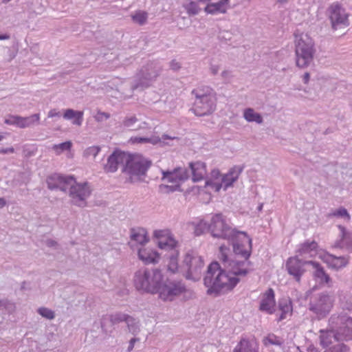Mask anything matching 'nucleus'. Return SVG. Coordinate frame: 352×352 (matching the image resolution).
I'll return each instance as SVG.
<instances>
[{"label": "nucleus", "mask_w": 352, "mask_h": 352, "mask_svg": "<svg viewBox=\"0 0 352 352\" xmlns=\"http://www.w3.org/2000/svg\"><path fill=\"white\" fill-rule=\"evenodd\" d=\"M239 281L237 277L226 273L217 262H212L208 266L204 277V285L208 288L207 294L214 296L232 290Z\"/></svg>", "instance_id": "f257e3e1"}, {"label": "nucleus", "mask_w": 352, "mask_h": 352, "mask_svg": "<svg viewBox=\"0 0 352 352\" xmlns=\"http://www.w3.org/2000/svg\"><path fill=\"white\" fill-rule=\"evenodd\" d=\"M163 275L159 269L141 268L134 275V285L137 289L151 294H157Z\"/></svg>", "instance_id": "f03ea898"}, {"label": "nucleus", "mask_w": 352, "mask_h": 352, "mask_svg": "<svg viewBox=\"0 0 352 352\" xmlns=\"http://www.w3.org/2000/svg\"><path fill=\"white\" fill-rule=\"evenodd\" d=\"M195 100L192 109L197 116H204L212 113L216 108L214 91L209 87H201L192 90Z\"/></svg>", "instance_id": "7ed1b4c3"}, {"label": "nucleus", "mask_w": 352, "mask_h": 352, "mask_svg": "<svg viewBox=\"0 0 352 352\" xmlns=\"http://www.w3.org/2000/svg\"><path fill=\"white\" fill-rule=\"evenodd\" d=\"M316 53L314 42L307 34L296 36L295 40L296 65L299 68L309 67Z\"/></svg>", "instance_id": "20e7f679"}, {"label": "nucleus", "mask_w": 352, "mask_h": 352, "mask_svg": "<svg viewBox=\"0 0 352 352\" xmlns=\"http://www.w3.org/2000/svg\"><path fill=\"white\" fill-rule=\"evenodd\" d=\"M134 157H125V164L122 172L129 176V181L135 183L141 180L146 171L151 166V161L142 157V155H133Z\"/></svg>", "instance_id": "39448f33"}, {"label": "nucleus", "mask_w": 352, "mask_h": 352, "mask_svg": "<svg viewBox=\"0 0 352 352\" xmlns=\"http://www.w3.org/2000/svg\"><path fill=\"white\" fill-rule=\"evenodd\" d=\"M228 251L229 250L223 245L219 248V258L223 270L231 276H245L250 271L249 268L250 262L230 258L227 254Z\"/></svg>", "instance_id": "423d86ee"}, {"label": "nucleus", "mask_w": 352, "mask_h": 352, "mask_svg": "<svg viewBox=\"0 0 352 352\" xmlns=\"http://www.w3.org/2000/svg\"><path fill=\"white\" fill-rule=\"evenodd\" d=\"M204 262L201 256L191 252L184 256L181 270L188 280L197 281L200 279Z\"/></svg>", "instance_id": "0eeeda50"}, {"label": "nucleus", "mask_w": 352, "mask_h": 352, "mask_svg": "<svg viewBox=\"0 0 352 352\" xmlns=\"http://www.w3.org/2000/svg\"><path fill=\"white\" fill-rule=\"evenodd\" d=\"M208 231L214 238L228 241L234 239L235 234L239 232L228 224L227 219L221 213L212 217L208 225Z\"/></svg>", "instance_id": "6e6552de"}, {"label": "nucleus", "mask_w": 352, "mask_h": 352, "mask_svg": "<svg viewBox=\"0 0 352 352\" xmlns=\"http://www.w3.org/2000/svg\"><path fill=\"white\" fill-rule=\"evenodd\" d=\"M162 180L165 183H170L172 185L161 184L160 189L162 190H166V192H174L179 188V183L186 180L189 176V171L182 167H178L173 169L172 170H162Z\"/></svg>", "instance_id": "1a4fd4ad"}, {"label": "nucleus", "mask_w": 352, "mask_h": 352, "mask_svg": "<svg viewBox=\"0 0 352 352\" xmlns=\"http://www.w3.org/2000/svg\"><path fill=\"white\" fill-rule=\"evenodd\" d=\"M67 192L72 204L84 208L87 206V199L91 195V189L88 182L78 183L73 177L68 184Z\"/></svg>", "instance_id": "9d476101"}, {"label": "nucleus", "mask_w": 352, "mask_h": 352, "mask_svg": "<svg viewBox=\"0 0 352 352\" xmlns=\"http://www.w3.org/2000/svg\"><path fill=\"white\" fill-rule=\"evenodd\" d=\"M185 291L186 287L182 281L167 278L164 281L162 280L157 294L162 300L172 301Z\"/></svg>", "instance_id": "9b49d317"}, {"label": "nucleus", "mask_w": 352, "mask_h": 352, "mask_svg": "<svg viewBox=\"0 0 352 352\" xmlns=\"http://www.w3.org/2000/svg\"><path fill=\"white\" fill-rule=\"evenodd\" d=\"M331 325L336 327L338 340L349 341L352 340V318L345 314L333 315L330 318Z\"/></svg>", "instance_id": "f8f14e48"}, {"label": "nucleus", "mask_w": 352, "mask_h": 352, "mask_svg": "<svg viewBox=\"0 0 352 352\" xmlns=\"http://www.w3.org/2000/svg\"><path fill=\"white\" fill-rule=\"evenodd\" d=\"M333 307V298L327 293L318 294L310 298L309 309L318 317L324 318Z\"/></svg>", "instance_id": "ddd939ff"}, {"label": "nucleus", "mask_w": 352, "mask_h": 352, "mask_svg": "<svg viewBox=\"0 0 352 352\" xmlns=\"http://www.w3.org/2000/svg\"><path fill=\"white\" fill-rule=\"evenodd\" d=\"M162 70V67L158 62L148 63L141 69L139 74L138 82L133 85V89L149 87L156 80Z\"/></svg>", "instance_id": "4468645a"}, {"label": "nucleus", "mask_w": 352, "mask_h": 352, "mask_svg": "<svg viewBox=\"0 0 352 352\" xmlns=\"http://www.w3.org/2000/svg\"><path fill=\"white\" fill-rule=\"evenodd\" d=\"M329 19L333 30L344 29L349 25V14L338 3H334L328 9Z\"/></svg>", "instance_id": "2eb2a0df"}, {"label": "nucleus", "mask_w": 352, "mask_h": 352, "mask_svg": "<svg viewBox=\"0 0 352 352\" xmlns=\"http://www.w3.org/2000/svg\"><path fill=\"white\" fill-rule=\"evenodd\" d=\"M229 241L232 243L235 254L241 256L247 261L251 254L252 239L247 235L246 232L239 231L235 234L234 238Z\"/></svg>", "instance_id": "dca6fc26"}, {"label": "nucleus", "mask_w": 352, "mask_h": 352, "mask_svg": "<svg viewBox=\"0 0 352 352\" xmlns=\"http://www.w3.org/2000/svg\"><path fill=\"white\" fill-rule=\"evenodd\" d=\"M72 179L73 176L72 175H63L54 173L47 177V187L50 190H60L67 192L68 184H70Z\"/></svg>", "instance_id": "f3484780"}, {"label": "nucleus", "mask_w": 352, "mask_h": 352, "mask_svg": "<svg viewBox=\"0 0 352 352\" xmlns=\"http://www.w3.org/2000/svg\"><path fill=\"white\" fill-rule=\"evenodd\" d=\"M243 168V167L241 166H234L231 168L228 173L222 177L221 183H214L215 190L219 191L222 186H223L224 190H226L228 187L232 186L233 183L237 180Z\"/></svg>", "instance_id": "a211bd4d"}, {"label": "nucleus", "mask_w": 352, "mask_h": 352, "mask_svg": "<svg viewBox=\"0 0 352 352\" xmlns=\"http://www.w3.org/2000/svg\"><path fill=\"white\" fill-rule=\"evenodd\" d=\"M170 140L173 142L176 141L177 143L179 142V138L177 137H171L168 135H163L162 138L158 136L152 135L151 137H131L129 142L131 144H151L153 145L160 144V145H165L170 144L168 142H166V140Z\"/></svg>", "instance_id": "6ab92c4d"}, {"label": "nucleus", "mask_w": 352, "mask_h": 352, "mask_svg": "<svg viewBox=\"0 0 352 352\" xmlns=\"http://www.w3.org/2000/svg\"><path fill=\"white\" fill-rule=\"evenodd\" d=\"M310 265L309 261H305L297 257L289 258L286 263V268L288 273L293 276L296 281L299 282L305 270V266Z\"/></svg>", "instance_id": "aec40b11"}, {"label": "nucleus", "mask_w": 352, "mask_h": 352, "mask_svg": "<svg viewBox=\"0 0 352 352\" xmlns=\"http://www.w3.org/2000/svg\"><path fill=\"white\" fill-rule=\"evenodd\" d=\"M338 239L335 241L332 246L335 248L352 251V232L341 225L338 226Z\"/></svg>", "instance_id": "412c9836"}, {"label": "nucleus", "mask_w": 352, "mask_h": 352, "mask_svg": "<svg viewBox=\"0 0 352 352\" xmlns=\"http://www.w3.org/2000/svg\"><path fill=\"white\" fill-rule=\"evenodd\" d=\"M274 307V292L272 288H270L262 296L259 309L267 314H272L275 311Z\"/></svg>", "instance_id": "4be33fe9"}, {"label": "nucleus", "mask_w": 352, "mask_h": 352, "mask_svg": "<svg viewBox=\"0 0 352 352\" xmlns=\"http://www.w3.org/2000/svg\"><path fill=\"white\" fill-rule=\"evenodd\" d=\"M125 157H133V155H109L107 163L104 165V171L107 173L116 172L119 166H123L125 164Z\"/></svg>", "instance_id": "5701e85b"}, {"label": "nucleus", "mask_w": 352, "mask_h": 352, "mask_svg": "<svg viewBox=\"0 0 352 352\" xmlns=\"http://www.w3.org/2000/svg\"><path fill=\"white\" fill-rule=\"evenodd\" d=\"M138 255L139 259L146 265L157 263L160 259V254L151 248H140Z\"/></svg>", "instance_id": "b1692460"}, {"label": "nucleus", "mask_w": 352, "mask_h": 352, "mask_svg": "<svg viewBox=\"0 0 352 352\" xmlns=\"http://www.w3.org/2000/svg\"><path fill=\"white\" fill-rule=\"evenodd\" d=\"M122 125L131 131H139L151 128L146 122L139 123V119L134 115L126 116L122 122Z\"/></svg>", "instance_id": "393cba45"}, {"label": "nucleus", "mask_w": 352, "mask_h": 352, "mask_svg": "<svg viewBox=\"0 0 352 352\" xmlns=\"http://www.w3.org/2000/svg\"><path fill=\"white\" fill-rule=\"evenodd\" d=\"M320 341L323 347H327L336 341L340 342L337 336L338 332L336 331V327L333 325H331L330 329L320 330Z\"/></svg>", "instance_id": "a878e982"}, {"label": "nucleus", "mask_w": 352, "mask_h": 352, "mask_svg": "<svg viewBox=\"0 0 352 352\" xmlns=\"http://www.w3.org/2000/svg\"><path fill=\"white\" fill-rule=\"evenodd\" d=\"M190 173L194 182H198L203 179L207 173L206 164L202 162H195L189 163Z\"/></svg>", "instance_id": "bb28decb"}, {"label": "nucleus", "mask_w": 352, "mask_h": 352, "mask_svg": "<svg viewBox=\"0 0 352 352\" xmlns=\"http://www.w3.org/2000/svg\"><path fill=\"white\" fill-rule=\"evenodd\" d=\"M230 0H219L217 3H208L204 8V11L210 14H217L219 13L225 14L227 11L226 6Z\"/></svg>", "instance_id": "cd10ccee"}, {"label": "nucleus", "mask_w": 352, "mask_h": 352, "mask_svg": "<svg viewBox=\"0 0 352 352\" xmlns=\"http://www.w3.org/2000/svg\"><path fill=\"white\" fill-rule=\"evenodd\" d=\"M324 261L330 267L339 270L347 265L348 258L346 256H336L332 254H327L324 256Z\"/></svg>", "instance_id": "c85d7f7f"}, {"label": "nucleus", "mask_w": 352, "mask_h": 352, "mask_svg": "<svg viewBox=\"0 0 352 352\" xmlns=\"http://www.w3.org/2000/svg\"><path fill=\"white\" fill-rule=\"evenodd\" d=\"M309 263H310V265H311L315 270L314 275L315 278L318 280L319 283H329L330 281V277L327 274H326L323 267H322L318 263L315 261H309Z\"/></svg>", "instance_id": "c756f323"}, {"label": "nucleus", "mask_w": 352, "mask_h": 352, "mask_svg": "<svg viewBox=\"0 0 352 352\" xmlns=\"http://www.w3.org/2000/svg\"><path fill=\"white\" fill-rule=\"evenodd\" d=\"M130 232L131 239L133 241L137 242L139 244L143 245L148 241L147 232L144 228H132Z\"/></svg>", "instance_id": "7c9ffc66"}, {"label": "nucleus", "mask_w": 352, "mask_h": 352, "mask_svg": "<svg viewBox=\"0 0 352 352\" xmlns=\"http://www.w3.org/2000/svg\"><path fill=\"white\" fill-rule=\"evenodd\" d=\"M177 241L171 236L162 239L157 242L158 247L160 249L171 251V253H175V251H178L177 250Z\"/></svg>", "instance_id": "2f4dec72"}, {"label": "nucleus", "mask_w": 352, "mask_h": 352, "mask_svg": "<svg viewBox=\"0 0 352 352\" xmlns=\"http://www.w3.org/2000/svg\"><path fill=\"white\" fill-rule=\"evenodd\" d=\"M256 350L257 346L255 341H248L243 338L237 344L234 352H255Z\"/></svg>", "instance_id": "473e14b6"}, {"label": "nucleus", "mask_w": 352, "mask_h": 352, "mask_svg": "<svg viewBox=\"0 0 352 352\" xmlns=\"http://www.w3.org/2000/svg\"><path fill=\"white\" fill-rule=\"evenodd\" d=\"M279 310L281 311L278 321L283 320L287 318L288 315H291L292 312V302L288 298H283L278 302Z\"/></svg>", "instance_id": "72a5a7b5"}, {"label": "nucleus", "mask_w": 352, "mask_h": 352, "mask_svg": "<svg viewBox=\"0 0 352 352\" xmlns=\"http://www.w3.org/2000/svg\"><path fill=\"white\" fill-rule=\"evenodd\" d=\"M126 324L129 333L134 336H137L141 331L140 320L131 316L129 318Z\"/></svg>", "instance_id": "f704fd0d"}, {"label": "nucleus", "mask_w": 352, "mask_h": 352, "mask_svg": "<svg viewBox=\"0 0 352 352\" xmlns=\"http://www.w3.org/2000/svg\"><path fill=\"white\" fill-rule=\"evenodd\" d=\"M243 117L250 122H255L257 124H262L263 122L261 115L255 112V111L252 108H248L244 110Z\"/></svg>", "instance_id": "c9c22d12"}, {"label": "nucleus", "mask_w": 352, "mask_h": 352, "mask_svg": "<svg viewBox=\"0 0 352 352\" xmlns=\"http://www.w3.org/2000/svg\"><path fill=\"white\" fill-rule=\"evenodd\" d=\"M40 120L39 113L32 114L28 117H21L20 120V128L24 129L30 127L35 124H38Z\"/></svg>", "instance_id": "e433bc0d"}, {"label": "nucleus", "mask_w": 352, "mask_h": 352, "mask_svg": "<svg viewBox=\"0 0 352 352\" xmlns=\"http://www.w3.org/2000/svg\"><path fill=\"white\" fill-rule=\"evenodd\" d=\"M109 317L111 324H116L122 322L126 323L130 316L122 312H116L109 315Z\"/></svg>", "instance_id": "4c0bfd02"}, {"label": "nucleus", "mask_w": 352, "mask_h": 352, "mask_svg": "<svg viewBox=\"0 0 352 352\" xmlns=\"http://www.w3.org/2000/svg\"><path fill=\"white\" fill-rule=\"evenodd\" d=\"M178 251H175V253H170V254L168 256L169 263L168 264V270L172 273H175L178 270Z\"/></svg>", "instance_id": "58836bf2"}, {"label": "nucleus", "mask_w": 352, "mask_h": 352, "mask_svg": "<svg viewBox=\"0 0 352 352\" xmlns=\"http://www.w3.org/2000/svg\"><path fill=\"white\" fill-rule=\"evenodd\" d=\"M15 305L8 300H0V311L2 314H5L6 312L10 314L14 311Z\"/></svg>", "instance_id": "ea45409f"}, {"label": "nucleus", "mask_w": 352, "mask_h": 352, "mask_svg": "<svg viewBox=\"0 0 352 352\" xmlns=\"http://www.w3.org/2000/svg\"><path fill=\"white\" fill-rule=\"evenodd\" d=\"M317 243L312 241L311 242L307 241L301 245L298 250L300 254H304L309 253L310 251L316 250L317 248Z\"/></svg>", "instance_id": "a19ab883"}, {"label": "nucleus", "mask_w": 352, "mask_h": 352, "mask_svg": "<svg viewBox=\"0 0 352 352\" xmlns=\"http://www.w3.org/2000/svg\"><path fill=\"white\" fill-rule=\"evenodd\" d=\"M37 313L39 315H41L42 317L45 318L47 320H53L55 318L54 311L47 307H39L37 309Z\"/></svg>", "instance_id": "79ce46f5"}, {"label": "nucleus", "mask_w": 352, "mask_h": 352, "mask_svg": "<svg viewBox=\"0 0 352 352\" xmlns=\"http://www.w3.org/2000/svg\"><path fill=\"white\" fill-rule=\"evenodd\" d=\"M147 17V13L144 11H138L132 15L133 21L139 25H144L146 22Z\"/></svg>", "instance_id": "37998d69"}, {"label": "nucleus", "mask_w": 352, "mask_h": 352, "mask_svg": "<svg viewBox=\"0 0 352 352\" xmlns=\"http://www.w3.org/2000/svg\"><path fill=\"white\" fill-rule=\"evenodd\" d=\"M263 342L265 346L268 344L280 346L282 344V342L274 334H270L267 337H265Z\"/></svg>", "instance_id": "c03bdc74"}, {"label": "nucleus", "mask_w": 352, "mask_h": 352, "mask_svg": "<svg viewBox=\"0 0 352 352\" xmlns=\"http://www.w3.org/2000/svg\"><path fill=\"white\" fill-rule=\"evenodd\" d=\"M72 146V142L67 141L65 142L60 143L59 144H54L52 146V149L54 152H65L69 151Z\"/></svg>", "instance_id": "a18cd8bd"}, {"label": "nucleus", "mask_w": 352, "mask_h": 352, "mask_svg": "<svg viewBox=\"0 0 352 352\" xmlns=\"http://www.w3.org/2000/svg\"><path fill=\"white\" fill-rule=\"evenodd\" d=\"M208 225L205 221H200L195 227L194 232L195 235L199 236L206 230H208Z\"/></svg>", "instance_id": "49530a36"}, {"label": "nucleus", "mask_w": 352, "mask_h": 352, "mask_svg": "<svg viewBox=\"0 0 352 352\" xmlns=\"http://www.w3.org/2000/svg\"><path fill=\"white\" fill-rule=\"evenodd\" d=\"M185 8H186L187 12L189 14H192V15H196L200 11V8L198 6V3L195 1H190L189 3H188L186 6Z\"/></svg>", "instance_id": "de8ad7c7"}, {"label": "nucleus", "mask_w": 352, "mask_h": 352, "mask_svg": "<svg viewBox=\"0 0 352 352\" xmlns=\"http://www.w3.org/2000/svg\"><path fill=\"white\" fill-rule=\"evenodd\" d=\"M331 215L334 216V217L344 218L346 220V221H349V220L351 219L350 214H349L346 209H345L344 208H342V207L338 208V210L333 211L331 214Z\"/></svg>", "instance_id": "09e8293b"}, {"label": "nucleus", "mask_w": 352, "mask_h": 352, "mask_svg": "<svg viewBox=\"0 0 352 352\" xmlns=\"http://www.w3.org/2000/svg\"><path fill=\"white\" fill-rule=\"evenodd\" d=\"M21 116L10 115L4 120V122L8 125H15L20 128Z\"/></svg>", "instance_id": "8fccbe9b"}, {"label": "nucleus", "mask_w": 352, "mask_h": 352, "mask_svg": "<svg viewBox=\"0 0 352 352\" xmlns=\"http://www.w3.org/2000/svg\"><path fill=\"white\" fill-rule=\"evenodd\" d=\"M78 113H82V111H74L72 109H67L65 111L63 118L66 120H72L78 116Z\"/></svg>", "instance_id": "3c124183"}, {"label": "nucleus", "mask_w": 352, "mask_h": 352, "mask_svg": "<svg viewBox=\"0 0 352 352\" xmlns=\"http://www.w3.org/2000/svg\"><path fill=\"white\" fill-rule=\"evenodd\" d=\"M168 234V233L167 230H155L154 231L153 236L156 239H157L158 241H160L162 239H164V238H166L167 236H170Z\"/></svg>", "instance_id": "603ef678"}, {"label": "nucleus", "mask_w": 352, "mask_h": 352, "mask_svg": "<svg viewBox=\"0 0 352 352\" xmlns=\"http://www.w3.org/2000/svg\"><path fill=\"white\" fill-rule=\"evenodd\" d=\"M110 118V114L106 112L98 111L95 116V119L97 122H102Z\"/></svg>", "instance_id": "864d4df0"}, {"label": "nucleus", "mask_w": 352, "mask_h": 352, "mask_svg": "<svg viewBox=\"0 0 352 352\" xmlns=\"http://www.w3.org/2000/svg\"><path fill=\"white\" fill-rule=\"evenodd\" d=\"M221 76L222 79L223 80L224 82L228 83L230 82V80L232 78V74L231 71L224 70L221 72Z\"/></svg>", "instance_id": "5fc2aeb1"}, {"label": "nucleus", "mask_w": 352, "mask_h": 352, "mask_svg": "<svg viewBox=\"0 0 352 352\" xmlns=\"http://www.w3.org/2000/svg\"><path fill=\"white\" fill-rule=\"evenodd\" d=\"M333 348L335 349V351H336V352H349V347L343 343L338 344L333 346Z\"/></svg>", "instance_id": "6e6d98bb"}, {"label": "nucleus", "mask_w": 352, "mask_h": 352, "mask_svg": "<svg viewBox=\"0 0 352 352\" xmlns=\"http://www.w3.org/2000/svg\"><path fill=\"white\" fill-rule=\"evenodd\" d=\"M83 121V112L78 113V116L74 118V120H72L73 124L76 126H81Z\"/></svg>", "instance_id": "4d7b16f0"}, {"label": "nucleus", "mask_w": 352, "mask_h": 352, "mask_svg": "<svg viewBox=\"0 0 352 352\" xmlns=\"http://www.w3.org/2000/svg\"><path fill=\"white\" fill-rule=\"evenodd\" d=\"M100 151V148L97 146H90L89 147L85 154H98V153Z\"/></svg>", "instance_id": "13d9d810"}, {"label": "nucleus", "mask_w": 352, "mask_h": 352, "mask_svg": "<svg viewBox=\"0 0 352 352\" xmlns=\"http://www.w3.org/2000/svg\"><path fill=\"white\" fill-rule=\"evenodd\" d=\"M140 341V338H136L135 336L133 338H131L130 340H129V346L127 348V351L128 352H130L131 351L133 348H134V345L137 342H139Z\"/></svg>", "instance_id": "bf43d9fd"}, {"label": "nucleus", "mask_w": 352, "mask_h": 352, "mask_svg": "<svg viewBox=\"0 0 352 352\" xmlns=\"http://www.w3.org/2000/svg\"><path fill=\"white\" fill-rule=\"evenodd\" d=\"M170 68L174 71H177L181 67V64L176 60H172L170 63Z\"/></svg>", "instance_id": "052dcab7"}, {"label": "nucleus", "mask_w": 352, "mask_h": 352, "mask_svg": "<svg viewBox=\"0 0 352 352\" xmlns=\"http://www.w3.org/2000/svg\"><path fill=\"white\" fill-rule=\"evenodd\" d=\"M48 118L60 117V113L56 109H52L48 112Z\"/></svg>", "instance_id": "680f3d73"}, {"label": "nucleus", "mask_w": 352, "mask_h": 352, "mask_svg": "<svg viewBox=\"0 0 352 352\" xmlns=\"http://www.w3.org/2000/svg\"><path fill=\"white\" fill-rule=\"evenodd\" d=\"M219 70V66L216 65H211L210 67V71L213 75H216Z\"/></svg>", "instance_id": "e2e57ef3"}, {"label": "nucleus", "mask_w": 352, "mask_h": 352, "mask_svg": "<svg viewBox=\"0 0 352 352\" xmlns=\"http://www.w3.org/2000/svg\"><path fill=\"white\" fill-rule=\"evenodd\" d=\"M211 177L217 179L220 176V172L218 169H213L211 170Z\"/></svg>", "instance_id": "0e129e2a"}, {"label": "nucleus", "mask_w": 352, "mask_h": 352, "mask_svg": "<svg viewBox=\"0 0 352 352\" xmlns=\"http://www.w3.org/2000/svg\"><path fill=\"white\" fill-rule=\"evenodd\" d=\"M45 243L48 247H55L57 245L56 241L52 239H47Z\"/></svg>", "instance_id": "69168bd1"}, {"label": "nucleus", "mask_w": 352, "mask_h": 352, "mask_svg": "<svg viewBox=\"0 0 352 352\" xmlns=\"http://www.w3.org/2000/svg\"><path fill=\"white\" fill-rule=\"evenodd\" d=\"M344 307L348 310H352V297H350V302H346V304L344 305Z\"/></svg>", "instance_id": "338daca9"}, {"label": "nucleus", "mask_w": 352, "mask_h": 352, "mask_svg": "<svg viewBox=\"0 0 352 352\" xmlns=\"http://www.w3.org/2000/svg\"><path fill=\"white\" fill-rule=\"evenodd\" d=\"M310 78V74L308 72H306L302 77V80L305 84H307Z\"/></svg>", "instance_id": "774afa93"}]
</instances>
